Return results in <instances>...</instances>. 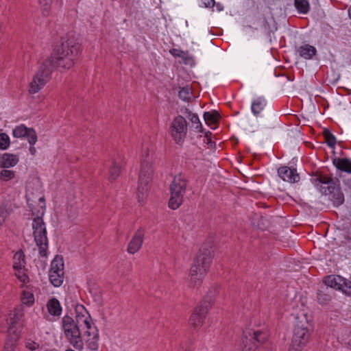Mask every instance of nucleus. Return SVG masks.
<instances>
[{"mask_svg":"<svg viewBox=\"0 0 351 351\" xmlns=\"http://www.w3.org/2000/svg\"><path fill=\"white\" fill-rule=\"evenodd\" d=\"M82 51L81 45L74 37L63 38L54 53L47 58L39 66L29 84V92L37 93L51 79L53 71L58 66L69 69L77 60Z\"/></svg>","mask_w":351,"mask_h":351,"instance_id":"nucleus-1","label":"nucleus"},{"mask_svg":"<svg viewBox=\"0 0 351 351\" xmlns=\"http://www.w3.org/2000/svg\"><path fill=\"white\" fill-rule=\"evenodd\" d=\"M80 308L84 311L79 313L76 320L69 315H64L62 319V328L69 342L76 349L82 350L84 341L92 350L98 349L99 334L92 319L83 306Z\"/></svg>","mask_w":351,"mask_h":351,"instance_id":"nucleus-2","label":"nucleus"},{"mask_svg":"<svg viewBox=\"0 0 351 351\" xmlns=\"http://www.w3.org/2000/svg\"><path fill=\"white\" fill-rule=\"evenodd\" d=\"M213 257L212 246L204 244L199 249V254L195 258L190 269V284L193 287H199L202 282L207 271L210 266Z\"/></svg>","mask_w":351,"mask_h":351,"instance_id":"nucleus-3","label":"nucleus"},{"mask_svg":"<svg viewBox=\"0 0 351 351\" xmlns=\"http://www.w3.org/2000/svg\"><path fill=\"white\" fill-rule=\"evenodd\" d=\"M45 209V199L43 197H40V210L36 212L32 208V214L35 216L32 224L34 241L38 247L40 256L42 257L47 256L48 248L46 226L43 219Z\"/></svg>","mask_w":351,"mask_h":351,"instance_id":"nucleus-4","label":"nucleus"},{"mask_svg":"<svg viewBox=\"0 0 351 351\" xmlns=\"http://www.w3.org/2000/svg\"><path fill=\"white\" fill-rule=\"evenodd\" d=\"M311 182L322 194L331 195V200L335 206H339L344 202V195L338 180L335 181L331 177L316 172L312 175Z\"/></svg>","mask_w":351,"mask_h":351,"instance_id":"nucleus-5","label":"nucleus"},{"mask_svg":"<svg viewBox=\"0 0 351 351\" xmlns=\"http://www.w3.org/2000/svg\"><path fill=\"white\" fill-rule=\"evenodd\" d=\"M308 327L309 323L306 315L303 314L296 317L290 346L292 350L302 351L306 346L311 335Z\"/></svg>","mask_w":351,"mask_h":351,"instance_id":"nucleus-6","label":"nucleus"},{"mask_svg":"<svg viewBox=\"0 0 351 351\" xmlns=\"http://www.w3.org/2000/svg\"><path fill=\"white\" fill-rule=\"evenodd\" d=\"M143 158L141 164L138 186L137 188V198L139 202H143L147 197L149 191L148 184L153 175L152 167V159L149 156V152L147 149L143 151Z\"/></svg>","mask_w":351,"mask_h":351,"instance_id":"nucleus-7","label":"nucleus"},{"mask_svg":"<svg viewBox=\"0 0 351 351\" xmlns=\"http://www.w3.org/2000/svg\"><path fill=\"white\" fill-rule=\"evenodd\" d=\"M187 182L186 177L181 173L173 178L170 186L171 197L169 202V206L171 209L176 210L182 204Z\"/></svg>","mask_w":351,"mask_h":351,"instance_id":"nucleus-8","label":"nucleus"},{"mask_svg":"<svg viewBox=\"0 0 351 351\" xmlns=\"http://www.w3.org/2000/svg\"><path fill=\"white\" fill-rule=\"evenodd\" d=\"M213 303V299L210 297L206 296L195 309L189 319L190 324L194 328L202 326L204 320L209 309L211 308Z\"/></svg>","mask_w":351,"mask_h":351,"instance_id":"nucleus-9","label":"nucleus"},{"mask_svg":"<svg viewBox=\"0 0 351 351\" xmlns=\"http://www.w3.org/2000/svg\"><path fill=\"white\" fill-rule=\"evenodd\" d=\"M169 132L176 143H182L187 133V122L186 119L180 115L175 117L171 122Z\"/></svg>","mask_w":351,"mask_h":351,"instance_id":"nucleus-10","label":"nucleus"},{"mask_svg":"<svg viewBox=\"0 0 351 351\" xmlns=\"http://www.w3.org/2000/svg\"><path fill=\"white\" fill-rule=\"evenodd\" d=\"M269 334L266 330L247 329L243 332L241 340L243 343L253 342V345L248 348V350H252L258 347L256 343H263L267 340Z\"/></svg>","mask_w":351,"mask_h":351,"instance_id":"nucleus-11","label":"nucleus"},{"mask_svg":"<svg viewBox=\"0 0 351 351\" xmlns=\"http://www.w3.org/2000/svg\"><path fill=\"white\" fill-rule=\"evenodd\" d=\"M12 134L15 138L26 136L31 145H34L37 141V136L35 130L32 128H28L23 124L16 127L13 130Z\"/></svg>","mask_w":351,"mask_h":351,"instance_id":"nucleus-12","label":"nucleus"},{"mask_svg":"<svg viewBox=\"0 0 351 351\" xmlns=\"http://www.w3.org/2000/svg\"><path fill=\"white\" fill-rule=\"evenodd\" d=\"M145 231L143 229H138L128 245L127 251L131 254L137 252L141 247L143 243Z\"/></svg>","mask_w":351,"mask_h":351,"instance_id":"nucleus-13","label":"nucleus"},{"mask_svg":"<svg viewBox=\"0 0 351 351\" xmlns=\"http://www.w3.org/2000/svg\"><path fill=\"white\" fill-rule=\"evenodd\" d=\"M278 174L284 181L290 183L298 182L300 180V176L296 169H291L287 166L278 168Z\"/></svg>","mask_w":351,"mask_h":351,"instance_id":"nucleus-14","label":"nucleus"},{"mask_svg":"<svg viewBox=\"0 0 351 351\" xmlns=\"http://www.w3.org/2000/svg\"><path fill=\"white\" fill-rule=\"evenodd\" d=\"M106 165L108 168V180L110 182H113L119 176L121 173L122 168V162H121V159L119 158H113Z\"/></svg>","mask_w":351,"mask_h":351,"instance_id":"nucleus-15","label":"nucleus"},{"mask_svg":"<svg viewBox=\"0 0 351 351\" xmlns=\"http://www.w3.org/2000/svg\"><path fill=\"white\" fill-rule=\"evenodd\" d=\"M17 322H14V321H9L7 330L8 339L5 343H10L16 346L20 338V331L17 328Z\"/></svg>","mask_w":351,"mask_h":351,"instance_id":"nucleus-16","label":"nucleus"},{"mask_svg":"<svg viewBox=\"0 0 351 351\" xmlns=\"http://www.w3.org/2000/svg\"><path fill=\"white\" fill-rule=\"evenodd\" d=\"M344 282L345 278L340 276H328L326 278L323 286H327L331 290L332 289L341 290Z\"/></svg>","mask_w":351,"mask_h":351,"instance_id":"nucleus-17","label":"nucleus"},{"mask_svg":"<svg viewBox=\"0 0 351 351\" xmlns=\"http://www.w3.org/2000/svg\"><path fill=\"white\" fill-rule=\"evenodd\" d=\"M332 291L327 286H321L317 292V302L321 305L327 304L332 298Z\"/></svg>","mask_w":351,"mask_h":351,"instance_id":"nucleus-18","label":"nucleus"},{"mask_svg":"<svg viewBox=\"0 0 351 351\" xmlns=\"http://www.w3.org/2000/svg\"><path fill=\"white\" fill-rule=\"evenodd\" d=\"M332 164L341 171L351 174V159L348 158H335L332 160Z\"/></svg>","mask_w":351,"mask_h":351,"instance_id":"nucleus-19","label":"nucleus"},{"mask_svg":"<svg viewBox=\"0 0 351 351\" xmlns=\"http://www.w3.org/2000/svg\"><path fill=\"white\" fill-rule=\"evenodd\" d=\"M49 313L53 316L59 317L62 313V306L59 300L55 298L50 299L47 303Z\"/></svg>","mask_w":351,"mask_h":351,"instance_id":"nucleus-20","label":"nucleus"},{"mask_svg":"<svg viewBox=\"0 0 351 351\" xmlns=\"http://www.w3.org/2000/svg\"><path fill=\"white\" fill-rule=\"evenodd\" d=\"M297 51L302 58L306 60L311 59L317 53L315 47L308 44L300 46Z\"/></svg>","mask_w":351,"mask_h":351,"instance_id":"nucleus-21","label":"nucleus"},{"mask_svg":"<svg viewBox=\"0 0 351 351\" xmlns=\"http://www.w3.org/2000/svg\"><path fill=\"white\" fill-rule=\"evenodd\" d=\"M19 162L16 155L4 154L1 157V166L3 168H9L15 166Z\"/></svg>","mask_w":351,"mask_h":351,"instance_id":"nucleus-22","label":"nucleus"},{"mask_svg":"<svg viewBox=\"0 0 351 351\" xmlns=\"http://www.w3.org/2000/svg\"><path fill=\"white\" fill-rule=\"evenodd\" d=\"M266 100L264 97H258L254 101H252L251 109L252 113L255 116H258L261 111L265 108L266 106Z\"/></svg>","mask_w":351,"mask_h":351,"instance_id":"nucleus-23","label":"nucleus"},{"mask_svg":"<svg viewBox=\"0 0 351 351\" xmlns=\"http://www.w3.org/2000/svg\"><path fill=\"white\" fill-rule=\"evenodd\" d=\"M64 261L62 257L56 256L51 263V268L49 273L55 274V272H64Z\"/></svg>","mask_w":351,"mask_h":351,"instance_id":"nucleus-24","label":"nucleus"},{"mask_svg":"<svg viewBox=\"0 0 351 351\" xmlns=\"http://www.w3.org/2000/svg\"><path fill=\"white\" fill-rule=\"evenodd\" d=\"M13 268L14 269H23L25 267V255L22 251L16 252L13 257Z\"/></svg>","mask_w":351,"mask_h":351,"instance_id":"nucleus-25","label":"nucleus"},{"mask_svg":"<svg viewBox=\"0 0 351 351\" xmlns=\"http://www.w3.org/2000/svg\"><path fill=\"white\" fill-rule=\"evenodd\" d=\"M64 272H55V274L49 273V280L51 283L56 287H59L62 285L64 280Z\"/></svg>","mask_w":351,"mask_h":351,"instance_id":"nucleus-26","label":"nucleus"},{"mask_svg":"<svg viewBox=\"0 0 351 351\" xmlns=\"http://www.w3.org/2000/svg\"><path fill=\"white\" fill-rule=\"evenodd\" d=\"M187 118L192 123V127L197 130L198 132H202V125L199 121L197 114L191 112H187Z\"/></svg>","mask_w":351,"mask_h":351,"instance_id":"nucleus-27","label":"nucleus"},{"mask_svg":"<svg viewBox=\"0 0 351 351\" xmlns=\"http://www.w3.org/2000/svg\"><path fill=\"white\" fill-rule=\"evenodd\" d=\"M296 10L302 14H306L309 11L310 5L308 0H295Z\"/></svg>","mask_w":351,"mask_h":351,"instance_id":"nucleus-28","label":"nucleus"},{"mask_svg":"<svg viewBox=\"0 0 351 351\" xmlns=\"http://www.w3.org/2000/svg\"><path fill=\"white\" fill-rule=\"evenodd\" d=\"M21 300L23 304L27 306H32L34 303V294L29 291H23Z\"/></svg>","mask_w":351,"mask_h":351,"instance_id":"nucleus-29","label":"nucleus"},{"mask_svg":"<svg viewBox=\"0 0 351 351\" xmlns=\"http://www.w3.org/2000/svg\"><path fill=\"white\" fill-rule=\"evenodd\" d=\"M219 117V114L217 112H206L204 114V119L207 124L215 123Z\"/></svg>","mask_w":351,"mask_h":351,"instance_id":"nucleus-30","label":"nucleus"},{"mask_svg":"<svg viewBox=\"0 0 351 351\" xmlns=\"http://www.w3.org/2000/svg\"><path fill=\"white\" fill-rule=\"evenodd\" d=\"M23 316V310L21 308H14V311L10 315V320L14 321V322H19L22 317Z\"/></svg>","mask_w":351,"mask_h":351,"instance_id":"nucleus-31","label":"nucleus"},{"mask_svg":"<svg viewBox=\"0 0 351 351\" xmlns=\"http://www.w3.org/2000/svg\"><path fill=\"white\" fill-rule=\"evenodd\" d=\"M14 269L16 271L15 276L23 284H25L29 281V277L25 273L24 268Z\"/></svg>","mask_w":351,"mask_h":351,"instance_id":"nucleus-32","label":"nucleus"},{"mask_svg":"<svg viewBox=\"0 0 351 351\" xmlns=\"http://www.w3.org/2000/svg\"><path fill=\"white\" fill-rule=\"evenodd\" d=\"M15 176L14 171L12 170L3 169L0 171V180L3 181H8L12 179Z\"/></svg>","mask_w":351,"mask_h":351,"instance_id":"nucleus-33","label":"nucleus"},{"mask_svg":"<svg viewBox=\"0 0 351 351\" xmlns=\"http://www.w3.org/2000/svg\"><path fill=\"white\" fill-rule=\"evenodd\" d=\"M178 96L183 101H189L191 99V92L188 87L181 88Z\"/></svg>","mask_w":351,"mask_h":351,"instance_id":"nucleus-34","label":"nucleus"},{"mask_svg":"<svg viewBox=\"0 0 351 351\" xmlns=\"http://www.w3.org/2000/svg\"><path fill=\"white\" fill-rule=\"evenodd\" d=\"M324 136H325V139H326V142L327 145L330 147H332V148L335 147V146L336 145V142H337L335 136L332 133H330L328 130L324 132Z\"/></svg>","mask_w":351,"mask_h":351,"instance_id":"nucleus-35","label":"nucleus"},{"mask_svg":"<svg viewBox=\"0 0 351 351\" xmlns=\"http://www.w3.org/2000/svg\"><path fill=\"white\" fill-rule=\"evenodd\" d=\"M25 347L30 351H36L40 348V344L32 339H27L25 341Z\"/></svg>","mask_w":351,"mask_h":351,"instance_id":"nucleus-36","label":"nucleus"},{"mask_svg":"<svg viewBox=\"0 0 351 351\" xmlns=\"http://www.w3.org/2000/svg\"><path fill=\"white\" fill-rule=\"evenodd\" d=\"M10 145V138L5 133L0 134V149H5Z\"/></svg>","mask_w":351,"mask_h":351,"instance_id":"nucleus-37","label":"nucleus"},{"mask_svg":"<svg viewBox=\"0 0 351 351\" xmlns=\"http://www.w3.org/2000/svg\"><path fill=\"white\" fill-rule=\"evenodd\" d=\"M39 3L43 8V14L45 16L47 15L49 12L52 0H39Z\"/></svg>","mask_w":351,"mask_h":351,"instance_id":"nucleus-38","label":"nucleus"},{"mask_svg":"<svg viewBox=\"0 0 351 351\" xmlns=\"http://www.w3.org/2000/svg\"><path fill=\"white\" fill-rule=\"evenodd\" d=\"M346 295L351 297V281L345 278V282L341 289Z\"/></svg>","mask_w":351,"mask_h":351,"instance_id":"nucleus-39","label":"nucleus"},{"mask_svg":"<svg viewBox=\"0 0 351 351\" xmlns=\"http://www.w3.org/2000/svg\"><path fill=\"white\" fill-rule=\"evenodd\" d=\"M169 52L174 57H178L181 58H184L185 57V52L178 49H172Z\"/></svg>","mask_w":351,"mask_h":351,"instance_id":"nucleus-40","label":"nucleus"},{"mask_svg":"<svg viewBox=\"0 0 351 351\" xmlns=\"http://www.w3.org/2000/svg\"><path fill=\"white\" fill-rule=\"evenodd\" d=\"M41 197H43V195H41ZM40 196L38 197V206L37 207H34V206L30 203V200H31V197H29V194H27V204L29 205V208H30V210H32V208H33L34 210V211H39L40 210Z\"/></svg>","mask_w":351,"mask_h":351,"instance_id":"nucleus-41","label":"nucleus"},{"mask_svg":"<svg viewBox=\"0 0 351 351\" xmlns=\"http://www.w3.org/2000/svg\"><path fill=\"white\" fill-rule=\"evenodd\" d=\"M6 217H7L6 210L4 208H0V227L5 222Z\"/></svg>","mask_w":351,"mask_h":351,"instance_id":"nucleus-42","label":"nucleus"},{"mask_svg":"<svg viewBox=\"0 0 351 351\" xmlns=\"http://www.w3.org/2000/svg\"><path fill=\"white\" fill-rule=\"evenodd\" d=\"M202 3L205 8H213L215 5V0H202Z\"/></svg>","mask_w":351,"mask_h":351,"instance_id":"nucleus-43","label":"nucleus"},{"mask_svg":"<svg viewBox=\"0 0 351 351\" xmlns=\"http://www.w3.org/2000/svg\"><path fill=\"white\" fill-rule=\"evenodd\" d=\"M15 345L10 343H5V347H4V351H15L16 348Z\"/></svg>","mask_w":351,"mask_h":351,"instance_id":"nucleus-44","label":"nucleus"},{"mask_svg":"<svg viewBox=\"0 0 351 351\" xmlns=\"http://www.w3.org/2000/svg\"><path fill=\"white\" fill-rule=\"evenodd\" d=\"M94 300L99 304H102V298L100 292L95 293L94 295Z\"/></svg>","mask_w":351,"mask_h":351,"instance_id":"nucleus-45","label":"nucleus"},{"mask_svg":"<svg viewBox=\"0 0 351 351\" xmlns=\"http://www.w3.org/2000/svg\"><path fill=\"white\" fill-rule=\"evenodd\" d=\"M182 60H184V63L185 64H191L193 61V58L191 57L187 56L186 53H185V57H184V58H182Z\"/></svg>","mask_w":351,"mask_h":351,"instance_id":"nucleus-46","label":"nucleus"},{"mask_svg":"<svg viewBox=\"0 0 351 351\" xmlns=\"http://www.w3.org/2000/svg\"><path fill=\"white\" fill-rule=\"evenodd\" d=\"M343 182L349 189H351V178L344 179Z\"/></svg>","mask_w":351,"mask_h":351,"instance_id":"nucleus-47","label":"nucleus"},{"mask_svg":"<svg viewBox=\"0 0 351 351\" xmlns=\"http://www.w3.org/2000/svg\"><path fill=\"white\" fill-rule=\"evenodd\" d=\"M215 5H216L217 10L219 12H221L223 10V6L220 3H215Z\"/></svg>","mask_w":351,"mask_h":351,"instance_id":"nucleus-48","label":"nucleus"},{"mask_svg":"<svg viewBox=\"0 0 351 351\" xmlns=\"http://www.w3.org/2000/svg\"><path fill=\"white\" fill-rule=\"evenodd\" d=\"M29 152L32 155H35L36 152V148L34 147V145H30V147H29Z\"/></svg>","mask_w":351,"mask_h":351,"instance_id":"nucleus-49","label":"nucleus"},{"mask_svg":"<svg viewBox=\"0 0 351 351\" xmlns=\"http://www.w3.org/2000/svg\"><path fill=\"white\" fill-rule=\"evenodd\" d=\"M348 16H349L350 19H351V5L348 8Z\"/></svg>","mask_w":351,"mask_h":351,"instance_id":"nucleus-50","label":"nucleus"},{"mask_svg":"<svg viewBox=\"0 0 351 351\" xmlns=\"http://www.w3.org/2000/svg\"><path fill=\"white\" fill-rule=\"evenodd\" d=\"M289 351H296V350H292V348H291V347H290V348H289Z\"/></svg>","mask_w":351,"mask_h":351,"instance_id":"nucleus-51","label":"nucleus"},{"mask_svg":"<svg viewBox=\"0 0 351 351\" xmlns=\"http://www.w3.org/2000/svg\"><path fill=\"white\" fill-rule=\"evenodd\" d=\"M45 351H55V350H51V349H48V350H45Z\"/></svg>","mask_w":351,"mask_h":351,"instance_id":"nucleus-52","label":"nucleus"}]
</instances>
